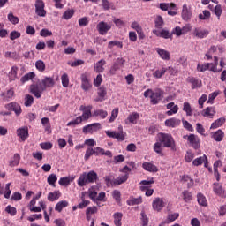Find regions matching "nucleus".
<instances>
[{
	"instance_id": "7c9ffc66",
	"label": "nucleus",
	"mask_w": 226,
	"mask_h": 226,
	"mask_svg": "<svg viewBox=\"0 0 226 226\" xmlns=\"http://www.w3.org/2000/svg\"><path fill=\"white\" fill-rule=\"evenodd\" d=\"M106 63L107 62L104 59L98 61L94 65L95 72L97 73H103V72H105V68L103 66H105Z\"/></svg>"
},
{
	"instance_id": "c756f323",
	"label": "nucleus",
	"mask_w": 226,
	"mask_h": 226,
	"mask_svg": "<svg viewBox=\"0 0 226 226\" xmlns=\"http://www.w3.org/2000/svg\"><path fill=\"white\" fill-rule=\"evenodd\" d=\"M139 117L140 116L139 115V113L133 112L128 116L127 119L125 120V123L126 124H128V122L132 123V124H137V121H139Z\"/></svg>"
},
{
	"instance_id": "58836bf2",
	"label": "nucleus",
	"mask_w": 226,
	"mask_h": 226,
	"mask_svg": "<svg viewBox=\"0 0 226 226\" xmlns=\"http://www.w3.org/2000/svg\"><path fill=\"white\" fill-rule=\"evenodd\" d=\"M165 73H167V68H161V69H157L153 72V77L154 79H162V77H163V75H165Z\"/></svg>"
},
{
	"instance_id": "39448f33",
	"label": "nucleus",
	"mask_w": 226,
	"mask_h": 226,
	"mask_svg": "<svg viewBox=\"0 0 226 226\" xmlns=\"http://www.w3.org/2000/svg\"><path fill=\"white\" fill-rule=\"evenodd\" d=\"M79 110L83 112L82 115L79 117L81 118V122L87 121L91 117V116H93L91 114V110H93V106L91 105H88V106L81 105L79 107Z\"/></svg>"
},
{
	"instance_id": "f257e3e1",
	"label": "nucleus",
	"mask_w": 226,
	"mask_h": 226,
	"mask_svg": "<svg viewBox=\"0 0 226 226\" xmlns=\"http://www.w3.org/2000/svg\"><path fill=\"white\" fill-rule=\"evenodd\" d=\"M157 137L159 141L154 145V150L157 154H162V151H163L162 144L163 147H170V149L176 148V142L171 134L160 132Z\"/></svg>"
},
{
	"instance_id": "4d7b16f0",
	"label": "nucleus",
	"mask_w": 226,
	"mask_h": 226,
	"mask_svg": "<svg viewBox=\"0 0 226 226\" xmlns=\"http://www.w3.org/2000/svg\"><path fill=\"white\" fill-rule=\"evenodd\" d=\"M5 213H8L11 216H15L17 215V208L15 207H11L8 205L5 207Z\"/></svg>"
},
{
	"instance_id": "5fc2aeb1",
	"label": "nucleus",
	"mask_w": 226,
	"mask_h": 226,
	"mask_svg": "<svg viewBox=\"0 0 226 226\" xmlns=\"http://www.w3.org/2000/svg\"><path fill=\"white\" fill-rule=\"evenodd\" d=\"M34 77H36V75L34 74V72H28L26 75H24L21 78V82H27L29 80H33V79H34Z\"/></svg>"
},
{
	"instance_id": "2f4dec72",
	"label": "nucleus",
	"mask_w": 226,
	"mask_h": 226,
	"mask_svg": "<svg viewBox=\"0 0 226 226\" xmlns=\"http://www.w3.org/2000/svg\"><path fill=\"white\" fill-rule=\"evenodd\" d=\"M225 117H220L219 119L215 120L212 123L210 126V130H216V128H220V126H223L225 124Z\"/></svg>"
},
{
	"instance_id": "338daca9",
	"label": "nucleus",
	"mask_w": 226,
	"mask_h": 226,
	"mask_svg": "<svg viewBox=\"0 0 226 226\" xmlns=\"http://www.w3.org/2000/svg\"><path fill=\"white\" fill-rule=\"evenodd\" d=\"M197 70L198 72H206L209 70V63L203 64H198Z\"/></svg>"
},
{
	"instance_id": "3c124183",
	"label": "nucleus",
	"mask_w": 226,
	"mask_h": 226,
	"mask_svg": "<svg viewBox=\"0 0 226 226\" xmlns=\"http://www.w3.org/2000/svg\"><path fill=\"white\" fill-rule=\"evenodd\" d=\"M183 110L186 113V116H192L193 114V109H192V105L189 102H184Z\"/></svg>"
},
{
	"instance_id": "473e14b6",
	"label": "nucleus",
	"mask_w": 226,
	"mask_h": 226,
	"mask_svg": "<svg viewBox=\"0 0 226 226\" xmlns=\"http://www.w3.org/2000/svg\"><path fill=\"white\" fill-rule=\"evenodd\" d=\"M113 218H114V225H116V226L123 225V222H121L123 220V213L117 212V213L113 214Z\"/></svg>"
},
{
	"instance_id": "f3484780",
	"label": "nucleus",
	"mask_w": 226,
	"mask_h": 226,
	"mask_svg": "<svg viewBox=\"0 0 226 226\" xmlns=\"http://www.w3.org/2000/svg\"><path fill=\"white\" fill-rule=\"evenodd\" d=\"M213 191L215 193V195H218L222 199L226 197L225 190L223 189V187H222V185L218 183H214Z\"/></svg>"
},
{
	"instance_id": "423d86ee",
	"label": "nucleus",
	"mask_w": 226,
	"mask_h": 226,
	"mask_svg": "<svg viewBox=\"0 0 226 226\" xmlns=\"http://www.w3.org/2000/svg\"><path fill=\"white\" fill-rule=\"evenodd\" d=\"M162 98H163V91H162L161 89L153 91L152 94H150V103H152V105H158V103L162 102Z\"/></svg>"
},
{
	"instance_id": "680f3d73",
	"label": "nucleus",
	"mask_w": 226,
	"mask_h": 226,
	"mask_svg": "<svg viewBox=\"0 0 226 226\" xmlns=\"http://www.w3.org/2000/svg\"><path fill=\"white\" fill-rule=\"evenodd\" d=\"M161 38H164V40H169V38H172V34L169 32L167 29L161 30Z\"/></svg>"
},
{
	"instance_id": "4c0bfd02",
	"label": "nucleus",
	"mask_w": 226,
	"mask_h": 226,
	"mask_svg": "<svg viewBox=\"0 0 226 226\" xmlns=\"http://www.w3.org/2000/svg\"><path fill=\"white\" fill-rule=\"evenodd\" d=\"M197 200L200 206H203V207L207 206V199H206V196H204V194L201 192L197 194Z\"/></svg>"
},
{
	"instance_id": "dca6fc26",
	"label": "nucleus",
	"mask_w": 226,
	"mask_h": 226,
	"mask_svg": "<svg viewBox=\"0 0 226 226\" xmlns=\"http://www.w3.org/2000/svg\"><path fill=\"white\" fill-rule=\"evenodd\" d=\"M193 34L194 36H196V38H200V39L207 38V36L209 35V30L198 27L194 29Z\"/></svg>"
},
{
	"instance_id": "37998d69",
	"label": "nucleus",
	"mask_w": 226,
	"mask_h": 226,
	"mask_svg": "<svg viewBox=\"0 0 226 226\" xmlns=\"http://www.w3.org/2000/svg\"><path fill=\"white\" fill-rule=\"evenodd\" d=\"M93 116L94 117H101V119H105V117L109 116V113L103 109H96L94 110Z\"/></svg>"
},
{
	"instance_id": "052dcab7",
	"label": "nucleus",
	"mask_w": 226,
	"mask_h": 226,
	"mask_svg": "<svg viewBox=\"0 0 226 226\" xmlns=\"http://www.w3.org/2000/svg\"><path fill=\"white\" fill-rule=\"evenodd\" d=\"M34 103V98L32 95H26L25 97V107H31Z\"/></svg>"
},
{
	"instance_id": "13d9d810",
	"label": "nucleus",
	"mask_w": 226,
	"mask_h": 226,
	"mask_svg": "<svg viewBox=\"0 0 226 226\" xmlns=\"http://www.w3.org/2000/svg\"><path fill=\"white\" fill-rule=\"evenodd\" d=\"M154 24L157 29H162V27H163V18H162V16H157Z\"/></svg>"
},
{
	"instance_id": "a18cd8bd",
	"label": "nucleus",
	"mask_w": 226,
	"mask_h": 226,
	"mask_svg": "<svg viewBox=\"0 0 226 226\" xmlns=\"http://www.w3.org/2000/svg\"><path fill=\"white\" fill-rule=\"evenodd\" d=\"M73 15H75V10L68 9L64 12L62 19H64V20H70V19H72Z\"/></svg>"
},
{
	"instance_id": "6e6552de",
	"label": "nucleus",
	"mask_w": 226,
	"mask_h": 226,
	"mask_svg": "<svg viewBox=\"0 0 226 226\" xmlns=\"http://www.w3.org/2000/svg\"><path fill=\"white\" fill-rule=\"evenodd\" d=\"M45 91V87H42L41 83L30 86V93L35 96V98H41V93Z\"/></svg>"
},
{
	"instance_id": "c03bdc74",
	"label": "nucleus",
	"mask_w": 226,
	"mask_h": 226,
	"mask_svg": "<svg viewBox=\"0 0 226 226\" xmlns=\"http://www.w3.org/2000/svg\"><path fill=\"white\" fill-rule=\"evenodd\" d=\"M64 207H68V201L66 200H62L56 203L55 207V210L58 211V213H61Z\"/></svg>"
},
{
	"instance_id": "aec40b11",
	"label": "nucleus",
	"mask_w": 226,
	"mask_h": 226,
	"mask_svg": "<svg viewBox=\"0 0 226 226\" xmlns=\"http://www.w3.org/2000/svg\"><path fill=\"white\" fill-rule=\"evenodd\" d=\"M182 19L183 20L188 21L192 19V11L188 8V5L185 4L182 7Z\"/></svg>"
},
{
	"instance_id": "864d4df0",
	"label": "nucleus",
	"mask_w": 226,
	"mask_h": 226,
	"mask_svg": "<svg viewBox=\"0 0 226 226\" xmlns=\"http://www.w3.org/2000/svg\"><path fill=\"white\" fill-rule=\"evenodd\" d=\"M7 19L9 22H11V24H13L14 26H16V24H19V17L13 15V12H10L7 16Z\"/></svg>"
},
{
	"instance_id": "e2e57ef3",
	"label": "nucleus",
	"mask_w": 226,
	"mask_h": 226,
	"mask_svg": "<svg viewBox=\"0 0 226 226\" xmlns=\"http://www.w3.org/2000/svg\"><path fill=\"white\" fill-rule=\"evenodd\" d=\"M211 17V12H209V11L205 10L203 11V13L199 14V19L200 20H207V19H209Z\"/></svg>"
},
{
	"instance_id": "b1692460",
	"label": "nucleus",
	"mask_w": 226,
	"mask_h": 226,
	"mask_svg": "<svg viewBox=\"0 0 226 226\" xmlns=\"http://www.w3.org/2000/svg\"><path fill=\"white\" fill-rule=\"evenodd\" d=\"M87 195L94 202H96V197H98V187L92 186L87 191Z\"/></svg>"
},
{
	"instance_id": "cd10ccee",
	"label": "nucleus",
	"mask_w": 226,
	"mask_h": 226,
	"mask_svg": "<svg viewBox=\"0 0 226 226\" xmlns=\"http://www.w3.org/2000/svg\"><path fill=\"white\" fill-rule=\"evenodd\" d=\"M188 82H190L192 89H199L202 87V81L197 78H189Z\"/></svg>"
},
{
	"instance_id": "f8f14e48",
	"label": "nucleus",
	"mask_w": 226,
	"mask_h": 226,
	"mask_svg": "<svg viewBox=\"0 0 226 226\" xmlns=\"http://www.w3.org/2000/svg\"><path fill=\"white\" fill-rule=\"evenodd\" d=\"M152 207L154 211H162L165 207V200L163 198H155L152 202Z\"/></svg>"
},
{
	"instance_id": "6ab92c4d",
	"label": "nucleus",
	"mask_w": 226,
	"mask_h": 226,
	"mask_svg": "<svg viewBox=\"0 0 226 226\" xmlns=\"http://www.w3.org/2000/svg\"><path fill=\"white\" fill-rule=\"evenodd\" d=\"M155 50L161 59L163 61H170V52L161 48H157Z\"/></svg>"
},
{
	"instance_id": "603ef678",
	"label": "nucleus",
	"mask_w": 226,
	"mask_h": 226,
	"mask_svg": "<svg viewBox=\"0 0 226 226\" xmlns=\"http://www.w3.org/2000/svg\"><path fill=\"white\" fill-rule=\"evenodd\" d=\"M114 47H117V49H123V42L119 41H111L108 43V48L114 49Z\"/></svg>"
},
{
	"instance_id": "bf43d9fd",
	"label": "nucleus",
	"mask_w": 226,
	"mask_h": 226,
	"mask_svg": "<svg viewBox=\"0 0 226 226\" xmlns=\"http://www.w3.org/2000/svg\"><path fill=\"white\" fill-rule=\"evenodd\" d=\"M182 195H183V200L185 202H190V200H192V199H193V197L192 196V192H190L188 191L182 192Z\"/></svg>"
},
{
	"instance_id": "774afa93",
	"label": "nucleus",
	"mask_w": 226,
	"mask_h": 226,
	"mask_svg": "<svg viewBox=\"0 0 226 226\" xmlns=\"http://www.w3.org/2000/svg\"><path fill=\"white\" fill-rule=\"evenodd\" d=\"M113 22L117 26V27H119L120 29L126 26V22L121 20V19H115Z\"/></svg>"
},
{
	"instance_id": "ea45409f",
	"label": "nucleus",
	"mask_w": 226,
	"mask_h": 226,
	"mask_svg": "<svg viewBox=\"0 0 226 226\" xmlns=\"http://www.w3.org/2000/svg\"><path fill=\"white\" fill-rule=\"evenodd\" d=\"M185 31H189V29L186 26H184L183 28H181L180 26H177L172 30L171 35L176 34V36L179 38V36H181V34H183Z\"/></svg>"
},
{
	"instance_id": "09e8293b",
	"label": "nucleus",
	"mask_w": 226,
	"mask_h": 226,
	"mask_svg": "<svg viewBox=\"0 0 226 226\" xmlns=\"http://www.w3.org/2000/svg\"><path fill=\"white\" fill-rule=\"evenodd\" d=\"M61 82L63 87H68L70 86V77L67 73H64L61 76Z\"/></svg>"
},
{
	"instance_id": "c9c22d12",
	"label": "nucleus",
	"mask_w": 226,
	"mask_h": 226,
	"mask_svg": "<svg viewBox=\"0 0 226 226\" xmlns=\"http://www.w3.org/2000/svg\"><path fill=\"white\" fill-rule=\"evenodd\" d=\"M60 197L61 192L55 191L48 194V200H49V202H54L55 200H57Z\"/></svg>"
},
{
	"instance_id": "1a4fd4ad",
	"label": "nucleus",
	"mask_w": 226,
	"mask_h": 226,
	"mask_svg": "<svg viewBox=\"0 0 226 226\" xmlns=\"http://www.w3.org/2000/svg\"><path fill=\"white\" fill-rule=\"evenodd\" d=\"M110 29H112V25L110 23H107L105 21H101L97 25V31L102 36L107 34V33H109V31H110Z\"/></svg>"
},
{
	"instance_id": "6e6d98bb",
	"label": "nucleus",
	"mask_w": 226,
	"mask_h": 226,
	"mask_svg": "<svg viewBox=\"0 0 226 226\" xmlns=\"http://www.w3.org/2000/svg\"><path fill=\"white\" fill-rule=\"evenodd\" d=\"M193 158H195V154H193V152L192 151H187L185 155V160L187 163H192V162L193 161Z\"/></svg>"
},
{
	"instance_id": "4be33fe9",
	"label": "nucleus",
	"mask_w": 226,
	"mask_h": 226,
	"mask_svg": "<svg viewBox=\"0 0 226 226\" xmlns=\"http://www.w3.org/2000/svg\"><path fill=\"white\" fill-rule=\"evenodd\" d=\"M1 98H3L4 102H11L13 100V96H15V92L13 89H9L0 94Z\"/></svg>"
},
{
	"instance_id": "79ce46f5",
	"label": "nucleus",
	"mask_w": 226,
	"mask_h": 226,
	"mask_svg": "<svg viewBox=\"0 0 226 226\" xmlns=\"http://www.w3.org/2000/svg\"><path fill=\"white\" fill-rule=\"evenodd\" d=\"M204 162H207V155L204 154L203 156L198 157L192 161L193 167H200L202 165Z\"/></svg>"
},
{
	"instance_id": "5701e85b",
	"label": "nucleus",
	"mask_w": 226,
	"mask_h": 226,
	"mask_svg": "<svg viewBox=\"0 0 226 226\" xmlns=\"http://www.w3.org/2000/svg\"><path fill=\"white\" fill-rule=\"evenodd\" d=\"M56 84V81H54V78L46 77L41 81V85H42V87H44V90L47 89V87H54V85Z\"/></svg>"
},
{
	"instance_id": "9d476101",
	"label": "nucleus",
	"mask_w": 226,
	"mask_h": 226,
	"mask_svg": "<svg viewBox=\"0 0 226 226\" xmlns=\"http://www.w3.org/2000/svg\"><path fill=\"white\" fill-rule=\"evenodd\" d=\"M35 13L39 17H45L47 15V11H45V3L42 0L35 1Z\"/></svg>"
},
{
	"instance_id": "c85d7f7f",
	"label": "nucleus",
	"mask_w": 226,
	"mask_h": 226,
	"mask_svg": "<svg viewBox=\"0 0 226 226\" xmlns=\"http://www.w3.org/2000/svg\"><path fill=\"white\" fill-rule=\"evenodd\" d=\"M159 8L162 11H167L169 10H177V5H176V4L174 3H170V4L162 3V4H160Z\"/></svg>"
},
{
	"instance_id": "f704fd0d",
	"label": "nucleus",
	"mask_w": 226,
	"mask_h": 226,
	"mask_svg": "<svg viewBox=\"0 0 226 226\" xmlns=\"http://www.w3.org/2000/svg\"><path fill=\"white\" fill-rule=\"evenodd\" d=\"M212 137L215 142H222V140H223V137H225V133H223V131L218 130L212 134Z\"/></svg>"
},
{
	"instance_id": "393cba45",
	"label": "nucleus",
	"mask_w": 226,
	"mask_h": 226,
	"mask_svg": "<svg viewBox=\"0 0 226 226\" xmlns=\"http://www.w3.org/2000/svg\"><path fill=\"white\" fill-rule=\"evenodd\" d=\"M142 167L144 170H147V172H158V167L151 162H143Z\"/></svg>"
},
{
	"instance_id": "20e7f679",
	"label": "nucleus",
	"mask_w": 226,
	"mask_h": 226,
	"mask_svg": "<svg viewBox=\"0 0 226 226\" xmlns=\"http://www.w3.org/2000/svg\"><path fill=\"white\" fill-rule=\"evenodd\" d=\"M183 139L188 140L189 144L193 147V149H199L200 147V139L195 134L184 135Z\"/></svg>"
},
{
	"instance_id": "a878e982",
	"label": "nucleus",
	"mask_w": 226,
	"mask_h": 226,
	"mask_svg": "<svg viewBox=\"0 0 226 226\" xmlns=\"http://www.w3.org/2000/svg\"><path fill=\"white\" fill-rule=\"evenodd\" d=\"M75 179V177H63L59 179L58 185L60 186H69V185Z\"/></svg>"
},
{
	"instance_id": "412c9836",
	"label": "nucleus",
	"mask_w": 226,
	"mask_h": 226,
	"mask_svg": "<svg viewBox=\"0 0 226 226\" xmlns=\"http://www.w3.org/2000/svg\"><path fill=\"white\" fill-rule=\"evenodd\" d=\"M181 124V120L172 117L165 120V126H168V128H176Z\"/></svg>"
},
{
	"instance_id": "bb28decb",
	"label": "nucleus",
	"mask_w": 226,
	"mask_h": 226,
	"mask_svg": "<svg viewBox=\"0 0 226 226\" xmlns=\"http://www.w3.org/2000/svg\"><path fill=\"white\" fill-rule=\"evenodd\" d=\"M98 97L95 98V102H103L105 96H107V89L105 87H99L97 90Z\"/></svg>"
},
{
	"instance_id": "8fccbe9b",
	"label": "nucleus",
	"mask_w": 226,
	"mask_h": 226,
	"mask_svg": "<svg viewBox=\"0 0 226 226\" xmlns=\"http://www.w3.org/2000/svg\"><path fill=\"white\" fill-rule=\"evenodd\" d=\"M47 182L50 186H56V183H57V175L50 174L47 178Z\"/></svg>"
},
{
	"instance_id": "ddd939ff",
	"label": "nucleus",
	"mask_w": 226,
	"mask_h": 226,
	"mask_svg": "<svg viewBox=\"0 0 226 226\" xmlns=\"http://www.w3.org/2000/svg\"><path fill=\"white\" fill-rule=\"evenodd\" d=\"M4 108L7 110H12L13 112H15L16 116H19L20 114H22V108L17 102H10L8 104H5Z\"/></svg>"
},
{
	"instance_id": "0e129e2a",
	"label": "nucleus",
	"mask_w": 226,
	"mask_h": 226,
	"mask_svg": "<svg viewBox=\"0 0 226 226\" xmlns=\"http://www.w3.org/2000/svg\"><path fill=\"white\" fill-rule=\"evenodd\" d=\"M35 67L39 72H45V63L41 60L35 63Z\"/></svg>"
},
{
	"instance_id": "f03ea898",
	"label": "nucleus",
	"mask_w": 226,
	"mask_h": 226,
	"mask_svg": "<svg viewBox=\"0 0 226 226\" xmlns=\"http://www.w3.org/2000/svg\"><path fill=\"white\" fill-rule=\"evenodd\" d=\"M98 181V174H96L94 170L87 172H84L78 178V185L79 186H86V185H89V183H96Z\"/></svg>"
},
{
	"instance_id": "72a5a7b5",
	"label": "nucleus",
	"mask_w": 226,
	"mask_h": 226,
	"mask_svg": "<svg viewBox=\"0 0 226 226\" xmlns=\"http://www.w3.org/2000/svg\"><path fill=\"white\" fill-rule=\"evenodd\" d=\"M41 124L45 130V132H48V133H51V126H50V119L49 117H43L41 118Z\"/></svg>"
},
{
	"instance_id": "de8ad7c7",
	"label": "nucleus",
	"mask_w": 226,
	"mask_h": 226,
	"mask_svg": "<svg viewBox=\"0 0 226 226\" xmlns=\"http://www.w3.org/2000/svg\"><path fill=\"white\" fill-rule=\"evenodd\" d=\"M128 173H125L124 175L119 176L116 180H115V185H123V183H126L128 181Z\"/></svg>"
},
{
	"instance_id": "e433bc0d",
	"label": "nucleus",
	"mask_w": 226,
	"mask_h": 226,
	"mask_svg": "<svg viewBox=\"0 0 226 226\" xmlns=\"http://www.w3.org/2000/svg\"><path fill=\"white\" fill-rule=\"evenodd\" d=\"M139 204H142V197H130V199L127 200L128 206H137Z\"/></svg>"
},
{
	"instance_id": "2eb2a0df",
	"label": "nucleus",
	"mask_w": 226,
	"mask_h": 226,
	"mask_svg": "<svg viewBox=\"0 0 226 226\" xmlns=\"http://www.w3.org/2000/svg\"><path fill=\"white\" fill-rule=\"evenodd\" d=\"M91 87H92L91 81L87 78V75L81 74V89H83V91H89Z\"/></svg>"
},
{
	"instance_id": "9b49d317",
	"label": "nucleus",
	"mask_w": 226,
	"mask_h": 226,
	"mask_svg": "<svg viewBox=\"0 0 226 226\" xmlns=\"http://www.w3.org/2000/svg\"><path fill=\"white\" fill-rule=\"evenodd\" d=\"M100 128H102V125L100 124V123H94V124H91L84 126L82 132L85 134L94 133V132H98Z\"/></svg>"
},
{
	"instance_id": "49530a36",
	"label": "nucleus",
	"mask_w": 226,
	"mask_h": 226,
	"mask_svg": "<svg viewBox=\"0 0 226 226\" xmlns=\"http://www.w3.org/2000/svg\"><path fill=\"white\" fill-rule=\"evenodd\" d=\"M17 72H19V67L17 66H12L11 71L9 72V79L11 80H16L17 79Z\"/></svg>"
},
{
	"instance_id": "a19ab883",
	"label": "nucleus",
	"mask_w": 226,
	"mask_h": 226,
	"mask_svg": "<svg viewBox=\"0 0 226 226\" xmlns=\"http://www.w3.org/2000/svg\"><path fill=\"white\" fill-rule=\"evenodd\" d=\"M19 163H20V154H15L12 159L9 162V165L10 167H17Z\"/></svg>"
},
{
	"instance_id": "a211bd4d",
	"label": "nucleus",
	"mask_w": 226,
	"mask_h": 226,
	"mask_svg": "<svg viewBox=\"0 0 226 226\" xmlns=\"http://www.w3.org/2000/svg\"><path fill=\"white\" fill-rule=\"evenodd\" d=\"M168 111L166 112L167 116H174L179 111V106L176 105L174 102H170L166 105Z\"/></svg>"
},
{
	"instance_id": "69168bd1",
	"label": "nucleus",
	"mask_w": 226,
	"mask_h": 226,
	"mask_svg": "<svg viewBox=\"0 0 226 226\" xmlns=\"http://www.w3.org/2000/svg\"><path fill=\"white\" fill-rule=\"evenodd\" d=\"M80 123H82V118L78 117L74 120L67 123V126H77V125L80 124Z\"/></svg>"
},
{
	"instance_id": "7ed1b4c3",
	"label": "nucleus",
	"mask_w": 226,
	"mask_h": 226,
	"mask_svg": "<svg viewBox=\"0 0 226 226\" xmlns=\"http://www.w3.org/2000/svg\"><path fill=\"white\" fill-rule=\"evenodd\" d=\"M105 133L109 139H117L119 142H123L124 140L126 135L124 132H123V125L118 126V132L116 131H105Z\"/></svg>"
},
{
	"instance_id": "4468645a",
	"label": "nucleus",
	"mask_w": 226,
	"mask_h": 226,
	"mask_svg": "<svg viewBox=\"0 0 226 226\" xmlns=\"http://www.w3.org/2000/svg\"><path fill=\"white\" fill-rule=\"evenodd\" d=\"M215 114H216V109L213 106L207 107L201 111V116H203V117H207L208 119H213V117H215Z\"/></svg>"
},
{
	"instance_id": "0eeeda50",
	"label": "nucleus",
	"mask_w": 226,
	"mask_h": 226,
	"mask_svg": "<svg viewBox=\"0 0 226 226\" xmlns=\"http://www.w3.org/2000/svg\"><path fill=\"white\" fill-rule=\"evenodd\" d=\"M17 137L20 139L21 142H26L29 139V128L27 126L19 127L16 131Z\"/></svg>"
}]
</instances>
